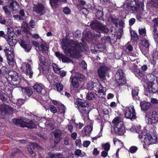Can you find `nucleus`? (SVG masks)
I'll return each instance as SVG.
<instances>
[{
  "label": "nucleus",
  "mask_w": 158,
  "mask_h": 158,
  "mask_svg": "<svg viewBox=\"0 0 158 158\" xmlns=\"http://www.w3.org/2000/svg\"><path fill=\"white\" fill-rule=\"evenodd\" d=\"M61 45L64 52L72 57H77L80 55V51H87L88 46L84 41L79 43L73 40H62Z\"/></svg>",
  "instance_id": "f257e3e1"
},
{
  "label": "nucleus",
  "mask_w": 158,
  "mask_h": 158,
  "mask_svg": "<svg viewBox=\"0 0 158 158\" xmlns=\"http://www.w3.org/2000/svg\"><path fill=\"white\" fill-rule=\"evenodd\" d=\"M137 129V132L139 134V139H142L143 138H144L143 140H141V141H143V145L144 148L147 149L149 145L155 143L157 142V138L156 132L152 130L148 133L147 130L145 129L142 132L140 130V126L138 127Z\"/></svg>",
  "instance_id": "f03ea898"
},
{
  "label": "nucleus",
  "mask_w": 158,
  "mask_h": 158,
  "mask_svg": "<svg viewBox=\"0 0 158 158\" xmlns=\"http://www.w3.org/2000/svg\"><path fill=\"white\" fill-rule=\"evenodd\" d=\"M44 118H40L37 116H34V119L31 120L27 118H22L20 119H13V121L15 122L16 125L23 127H27L29 128H34L36 125L41 121L45 120Z\"/></svg>",
  "instance_id": "7ed1b4c3"
},
{
  "label": "nucleus",
  "mask_w": 158,
  "mask_h": 158,
  "mask_svg": "<svg viewBox=\"0 0 158 158\" xmlns=\"http://www.w3.org/2000/svg\"><path fill=\"white\" fill-rule=\"evenodd\" d=\"M75 104L77 106L80 114L83 117L88 116L89 111V104L85 100L78 98L76 99Z\"/></svg>",
  "instance_id": "20e7f679"
},
{
  "label": "nucleus",
  "mask_w": 158,
  "mask_h": 158,
  "mask_svg": "<svg viewBox=\"0 0 158 158\" xmlns=\"http://www.w3.org/2000/svg\"><path fill=\"white\" fill-rule=\"evenodd\" d=\"M114 124V129L115 132L119 135H123L125 132V128L121 118L117 117L112 122Z\"/></svg>",
  "instance_id": "39448f33"
},
{
  "label": "nucleus",
  "mask_w": 158,
  "mask_h": 158,
  "mask_svg": "<svg viewBox=\"0 0 158 158\" xmlns=\"http://www.w3.org/2000/svg\"><path fill=\"white\" fill-rule=\"evenodd\" d=\"M91 28L96 30V31L101 32L103 33H108L109 31L107 27L100 22L94 20L91 22L90 23Z\"/></svg>",
  "instance_id": "423d86ee"
},
{
  "label": "nucleus",
  "mask_w": 158,
  "mask_h": 158,
  "mask_svg": "<svg viewBox=\"0 0 158 158\" xmlns=\"http://www.w3.org/2000/svg\"><path fill=\"white\" fill-rule=\"evenodd\" d=\"M9 3L10 4L8 6H5L3 7L6 15L7 16L11 14V12L9 10V8L11 10L14 11H16L19 8V3L14 0H9Z\"/></svg>",
  "instance_id": "0eeeda50"
},
{
  "label": "nucleus",
  "mask_w": 158,
  "mask_h": 158,
  "mask_svg": "<svg viewBox=\"0 0 158 158\" xmlns=\"http://www.w3.org/2000/svg\"><path fill=\"white\" fill-rule=\"evenodd\" d=\"M146 119L148 120V123L152 124L158 122V111H150L146 116Z\"/></svg>",
  "instance_id": "6e6552de"
},
{
  "label": "nucleus",
  "mask_w": 158,
  "mask_h": 158,
  "mask_svg": "<svg viewBox=\"0 0 158 158\" xmlns=\"http://www.w3.org/2000/svg\"><path fill=\"white\" fill-rule=\"evenodd\" d=\"M115 77V84L116 85L118 86L123 85L126 82L125 78L124 77V73L121 69H119L118 70Z\"/></svg>",
  "instance_id": "1a4fd4ad"
},
{
  "label": "nucleus",
  "mask_w": 158,
  "mask_h": 158,
  "mask_svg": "<svg viewBox=\"0 0 158 158\" xmlns=\"http://www.w3.org/2000/svg\"><path fill=\"white\" fill-rule=\"evenodd\" d=\"M124 111L126 118L131 119L135 118L136 114L133 106L131 105L128 107H126L124 109Z\"/></svg>",
  "instance_id": "9d476101"
},
{
  "label": "nucleus",
  "mask_w": 158,
  "mask_h": 158,
  "mask_svg": "<svg viewBox=\"0 0 158 158\" xmlns=\"http://www.w3.org/2000/svg\"><path fill=\"white\" fill-rule=\"evenodd\" d=\"M21 69L29 77L31 78L34 74L31 67L30 65L26 62L23 63L21 67Z\"/></svg>",
  "instance_id": "9b49d317"
},
{
  "label": "nucleus",
  "mask_w": 158,
  "mask_h": 158,
  "mask_svg": "<svg viewBox=\"0 0 158 158\" xmlns=\"http://www.w3.org/2000/svg\"><path fill=\"white\" fill-rule=\"evenodd\" d=\"M33 11L40 15H41L45 13L46 8L43 4L41 3H38L33 5Z\"/></svg>",
  "instance_id": "f8f14e48"
},
{
  "label": "nucleus",
  "mask_w": 158,
  "mask_h": 158,
  "mask_svg": "<svg viewBox=\"0 0 158 158\" xmlns=\"http://www.w3.org/2000/svg\"><path fill=\"white\" fill-rule=\"evenodd\" d=\"M144 7V4L142 2H139L135 0V3L132 5L131 11L140 13L143 10Z\"/></svg>",
  "instance_id": "ddd939ff"
},
{
  "label": "nucleus",
  "mask_w": 158,
  "mask_h": 158,
  "mask_svg": "<svg viewBox=\"0 0 158 158\" xmlns=\"http://www.w3.org/2000/svg\"><path fill=\"white\" fill-rule=\"evenodd\" d=\"M32 44L35 46L38 47L39 49L42 52L48 50V44L44 41H42L40 44L37 41L34 40L32 42Z\"/></svg>",
  "instance_id": "4468645a"
},
{
  "label": "nucleus",
  "mask_w": 158,
  "mask_h": 158,
  "mask_svg": "<svg viewBox=\"0 0 158 158\" xmlns=\"http://www.w3.org/2000/svg\"><path fill=\"white\" fill-rule=\"evenodd\" d=\"M92 86L91 88L89 87L90 89H93L96 92H98V93L102 94H103L106 91V89L103 88L100 84V83H94L93 85V87L92 84H89L88 85Z\"/></svg>",
  "instance_id": "2eb2a0df"
},
{
  "label": "nucleus",
  "mask_w": 158,
  "mask_h": 158,
  "mask_svg": "<svg viewBox=\"0 0 158 158\" xmlns=\"http://www.w3.org/2000/svg\"><path fill=\"white\" fill-rule=\"evenodd\" d=\"M109 70H110L109 69L106 67L104 66L100 67L98 70L99 77L102 79H104Z\"/></svg>",
  "instance_id": "dca6fc26"
},
{
  "label": "nucleus",
  "mask_w": 158,
  "mask_h": 158,
  "mask_svg": "<svg viewBox=\"0 0 158 158\" xmlns=\"http://www.w3.org/2000/svg\"><path fill=\"white\" fill-rule=\"evenodd\" d=\"M39 57V65L41 67L43 71L47 72L48 71L49 67L47 63L45 61V57L42 55H40Z\"/></svg>",
  "instance_id": "f3484780"
},
{
  "label": "nucleus",
  "mask_w": 158,
  "mask_h": 158,
  "mask_svg": "<svg viewBox=\"0 0 158 158\" xmlns=\"http://www.w3.org/2000/svg\"><path fill=\"white\" fill-rule=\"evenodd\" d=\"M152 22L154 23L153 25V37L155 40L158 39V18L153 19Z\"/></svg>",
  "instance_id": "a211bd4d"
},
{
  "label": "nucleus",
  "mask_w": 158,
  "mask_h": 158,
  "mask_svg": "<svg viewBox=\"0 0 158 158\" xmlns=\"http://www.w3.org/2000/svg\"><path fill=\"white\" fill-rule=\"evenodd\" d=\"M85 2L84 1H81L77 5V8L85 16H86L89 13L88 10L86 7H84L85 5Z\"/></svg>",
  "instance_id": "6ab92c4d"
},
{
  "label": "nucleus",
  "mask_w": 158,
  "mask_h": 158,
  "mask_svg": "<svg viewBox=\"0 0 158 158\" xmlns=\"http://www.w3.org/2000/svg\"><path fill=\"white\" fill-rule=\"evenodd\" d=\"M21 46L27 52H29L31 49V46L28 40H19Z\"/></svg>",
  "instance_id": "aec40b11"
},
{
  "label": "nucleus",
  "mask_w": 158,
  "mask_h": 158,
  "mask_svg": "<svg viewBox=\"0 0 158 158\" xmlns=\"http://www.w3.org/2000/svg\"><path fill=\"white\" fill-rule=\"evenodd\" d=\"M8 106L3 104L0 105V117L4 118L7 114L9 109Z\"/></svg>",
  "instance_id": "412c9836"
},
{
  "label": "nucleus",
  "mask_w": 158,
  "mask_h": 158,
  "mask_svg": "<svg viewBox=\"0 0 158 158\" xmlns=\"http://www.w3.org/2000/svg\"><path fill=\"white\" fill-rule=\"evenodd\" d=\"M93 125L87 126L84 127L82 130L81 135L84 137L85 136H89L93 130Z\"/></svg>",
  "instance_id": "4be33fe9"
},
{
  "label": "nucleus",
  "mask_w": 158,
  "mask_h": 158,
  "mask_svg": "<svg viewBox=\"0 0 158 158\" xmlns=\"http://www.w3.org/2000/svg\"><path fill=\"white\" fill-rule=\"evenodd\" d=\"M27 148L29 153L31 154H34V151L32 150V149H41V147L35 143H31L28 144L27 146Z\"/></svg>",
  "instance_id": "5701e85b"
},
{
  "label": "nucleus",
  "mask_w": 158,
  "mask_h": 158,
  "mask_svg": "<svg viewBox=\"0 0 158 158\" xmlns=\"http://www.w3.org/2000/svg\"><path fill=\"white\" fill-rule=\"evenodd\" d=\"M135 3V0H127L123 6V7L127 10L131 11L132 5Z\"/></svg>",
  "instance_id": "b1692460"
},
{
  "label": "nucleus",
  "mask_w": 158,
  "mask_h": 158,
  "mask_svg": "<svg viewBox=\"0 0 158 158\" xmlns=\"http://www.w3.org/2000/svg\"><path fill=\"white\" fill-rule=\"evenodd\" d=\"M71 80V86L73 88H77L79 86V83L78 80L76 78H74L72 76L70 77Z\"/></svg>",
  "instance_id": "393cba45"
},
{
  "label": "nucleus",
  "mask_w": 158,
  "mask_h": 158,
  "mask_svg": "<svg viewBox=\"0 0 158 158\" xmlns=\"http://www.w3.org/2000/svg\"><path fill=\"white\" fill-rule=\"evenodd\" d=\"M82 40H89L92 39L93 35L92 33L89 31H85L83 33Z\"/></svg>",
  "instance_id": "a878e982"
},
{
  "label": "nucleus",
  "mask_w": 158,
  "mask_h": 158,
  "mask_svg": "<svg viewBox=\"0 0 158 158\" xmlns=\"http://www.w3.org/2000/svg\"><path fill=\"white\" fill-rule=\"evenodd\" d=\"M62 134V131L59 130H56L54 133L55 143L57 144L60 141V137Z\"/></svg>",
  "instance_id": "bb28decb"
},
{
  "label": "nucleus",
  "mask_w": 158,
  "mask_h": 158,
  "mask_svg": "<svg viewBox=\"0 0 158 158\" xmlns=\"http://www.w3.org/2000/svg\"><path fill=\"white\" fill-rule=\"evenodd\" d=\"M43 87L44 86L42 85L36 84L34 86V89L39 93H44L45 92V90Z\"/></svg>",
  "instance_id": "cd10ccee"
},
{
  "label": "nucleus",
  "mask_w": 158,
  "mask_h": 158,
  "mask_svg": "<svg viewBox=\"0 0 158 158\" xmlns=\"http://www.w3.org/2000/svg\"><path fill=\"white\" fill-rule=\"evenodd\" d=\"M140 106L142 110H147L151 107V105L149 102H143L140 103Z\"/></svg>",
  "instance_id": "c85d7f7f"
},
{
  "label": "nucleus",
  "mask_w": 158,
  "mask_h": 158,
  "mask_svg": "<svg viewBox=\"0 0 158 158\" xmlns=\"http://www.w3.org/2000/svg\"><path fill=\"white\" fill-rule=\"evenodd\" d=\"M98 9H96L94 11L95 12V15L97 18L100 19L102 18L103 15V13L102 11V7H98Z\"/></svg>",
  "instance_id": "c756f323"
},
{
  "label": "nucleus",
  "mask_w": 158,
  "mask_h": 158,
  "mask_svg": "<svg viewBox=\"0 0 158 158\" xmlns=\"http://www.w3.org/2000/svg\"><path fill=\"white\" fill-rule=\"evenodd\" d=\"M139 36L141 38L145 40L147 39L146 30L145 28H139Z\"/></svg>",
  "instance_id": "7c9ffc66"
},
{
  "label": "nucleus",
  "mask_w": 158,
  "mask_h": 158,
  "mask_svg": "<svg viewBox=\"0 0 158 158\" xmlns=\"http://www.w3.org/2000/svg\"><path fill=\"white\" fill-rule=\"evenodd\" d=\"M22 91L25 95L28 96H30L33 94L32 89L30 87H26L22 89Z\"/></svg>",
  "instance_id": "2f4dec72"
},
{
  "label": "nucleus",
  "mask_w": 158,
  "mask_h": 158,
  "mask_svg": "<svg viewBox=\"0 0 158 158\" xmlns=\"http://www.w3.org/2000/svg\"><path fill=\"white\" fill-rule=\"evenodd\" d=\"M7 59L8 64L12 66L15 64L14 59L12 56H11L10 55L7 56Z\"/></svg>",
  "instance_id": "473e14b6"
},
{
  "label": "nucleus",
  "mask_w": 158,
  "mask_h": 158,
  "mask_svg": "<svg viewBox=\"0 0 158 158\" xmlns=\"http://www.w3.org/2000/svg\"><path fill=\"white\" fill-rule=\"evenodd\" d=\"M73 77L76 78L78 81L79 80L80 81H83L85 78V77L83 75L78 73H76L75 76Z\"/></svg>",
  "instance_id": "72a5a7b5"
},
{
  "label": "nucleus",
  "mask_w": 158,
  "mask_h": 158,
  "mask_svg": "<svg viewBox=\"0 0 158 158\" xmlns=\"http://www.w3.org/2000/svg\"><path fill=\"white\" fill-rule=\"evenodd\" d=\"M101 146L104 150L108 151L110 149V145L109 142H107L105 143H102Z\"/></svg>",
  "instance_id": "f704fd0d"
},
{
  "label": "nucleus",
  "mask_w": 158,
  "mask_h": 158,
  "mask_svg": "<svg viewBox=\"0 0 158 158\" xmlns=\"http://www.w3.org/2000/svg\"><path fill=\"white\" fill-rule=\"evenodd\" d=\"M134 73L136 76L139 78L140 77H143L145 75L144 72H143L139 69H137L135 72Z\"/></svg>",
  "instance_id": "c9c22d12"
},
{
  "label": "nucleus",
  "mask_w": 158,
  "mask_h": 158,
  "mask_svg": "<svg viewBox=\"0 0 158 158\" xmlns=\"http://www.w3.org/2000/svg\"><path fill=\"white\" fill-rule=\"evenodd\" d=\"M104 127L103 124H101L100 126V130L98 135L92 138L93 140H96L98 138L102 136V132Z\"/></svg>",
  "instance_id": "e433bc0d"
},
{
  "label": "nucleus",
  "mask_w": 158,
  "mask_h": 158,
  "mask_svg": "<svg viewBox=\"0 0 158 158\" xmlns=\"http://www.w3.org/2000/svg\"><path fill=\"white\" fill-rule=\"evenodd\" d=\"M49 158H64L62 155L59 153L58 154H49Z\"/></svg>",
  "instance_id": "4c0bfd02"
},
{
  "label": "nucleus",
  "mask_w": 158,
  "mask_h": 158,
  "mask_svg": "<svg viewBox=\"0 0 158 158\" xmlns=\"http://www.w3.org/2000/svg\"><path fill=\"white\" fill-rule=\"evenodd\" d=\"M52 66L53 70L55 73L58 74L60 73V69L58 67L57 65L55 63H53L52 64Z\"/></svg>",
  "instance_id": "58836bf2"
},
{
  "label": "nucleus",
  "mask_w": 158,
  "mask_h": 158,
  "mask_svg": "<svg viewBox=\"0 0 158 158\" xmlns=\"http://www.w3.org/2000/svg\"><path fill=\"white\" fill-rule=\"evenodd\" d=\"M149 6L152 7L158 6V0H152L148 3Z\"/></svg>",
  "instance_id": "ea45409f"
},
{
  "label": "nucleus",
  "mask_w": 158,
  "mask_h": 158,
  "mask_svg": "<svg viewBox=\"0 0 158 158\" xmlns=\"http://www.w3.org/2000/svg\"><path fill=\"white\" fill-rule=\"evenodd\" d=\"M138 92L139 90L136 87L132 89L131 93L132 97L134 99H135V96L138 95Z\"/></svg>",
  "instance_id": "a19ab883"
},
{
  "label": "nucleus",
  "mask_w": 158,
  "mask_h": 158,
  "mask_svg": "<svg viewBox=\"0 0 158 158\" xmlns=\"http://www.w3.org/2000/svg\"><path fill=\"white\" fill-rule=\"evenodd\" d=\"M2 74L3 76H6L8 74V69L5 66H3L1 68Z\"/></svg>",
  "instance_id": "79ce46f5"
},
{
  "label": "nucleus",
  "mask_w": 158,
  "mask_h": 158,
  "mask_svg": "<svg viewBox=\"0 0 158 158\" xmlns=\"http://www.w3.org/2000/svg\"><path fill=\"white\" fill-rule=\"evenodd\" d=\"M58 110L60 113H64L65 112V107L63 105H60L58 107Z\"/></svg>",
  "instance_id": "37998d69"
},
{
  "label": "nucleus",
  "mask_w": 158,
  "mask_h": 158,
  "mask_svg": "<svg viewBox=\"0 0 158 158\" xmlns=\"http://www.w3.org/2000/svg\"><path fill=\"white\" fill-rule=\"evenodd\" d=\"M95 48H97L98 49L99 51L100 52H102L105 49L104 45L102 44H100L98 45H96Z\"/></svg>",
  "instance_id": "c03bdc74"
},
{
  "label": "nucleus",
  "mask_w": 158,
  "mask_h": 158,
  "mask_svg": "<svg viewBox=\"0 0 158 158\" xmlns=\"http://www.w3.org/2000/svg\"><path fill=\"white\" fill-rule=\"evenodd\" d=\"M95 98L94 95L92 93H89L86 95V98L89 100L93 99Z\"/></svg>",
  "instance_id": "a18cd8bd"
},
{
  "label": "nucleus",
  "mask_w": 158,
  "mask_h": 158,
  "mask_svg": "<svg viewBox=\"0 0 158 158\" xmlns=\"http://www.w3.org/2000/svg\"><path fill=\"white\" fill-rule=\"evenodd\" d=\"M48 109L53 114L56 113L57 111V110L56 108L52 105L50 106L49 107Z\"/></svg>",
  "instance_id": "49530a36"
},
{
  "label": "nucleus",
  "mask_w": 158,
  "mask_h": 158,
  "mask_svg": "<svg viewBox=\"0 0 158 158\" xmlns=\"http://www.w3.org/2000/svg\"><path fill=\"white\" fill-rule=\"evenodd\" d=\"M73 125L72 123H69L66 126V128L69 131L72 133L73 131Z\"/></svg>",
  "instance_id": "de8ad7c7"
},
{
  "label": "nucleus",
  "mask_w": 158,
  "mask_h": 158,
  "mask_svg": "<svg viewBox=\"0 0 158 158\" xmlns=\"http://www.w3.org/2000/svg\"><path fill=\"white\" fill-rule=\"evenodd\" d=\"M56 87L57 88V90L59 92L62 91L63 88V85L60 83L57 84L56 85Z\"/></svg>",
  "instance_id": "09e8293b"
},
{
  "label": "nucleus",
  "mask_w": 158,
  "mask_h": 158,
  "mask_svg": "<svg viewBox=\"0 0 158 158\" xmlns=\"http://www.w3.org/2000/svg\"><path fill=\"white\" fill-rule=\"evenodd\" d=\"M61 60L64 63H69L71 61V60L69 58L65 56L64 55L61 58Z\"/></svg>",
  "instance_id": "8fccbe9b"
},
{
  "label": "nucleus",
  "mask_w": 158,
  "mask_h": 158,
  "mask_svg": "<svg viewBox=\"0 0 158 158\" xmlns=\"http://www.w3.org/2000/svg\"><path fill=\"white\" fill-rule=\"evenodd\" d=\"M6 95L4 93H2V91H0V99L2 101H6V98L5 97Z\"/></svg>",
  "instance_id": "3c124183"
},
{
  "label": "nucleus",
  "mask_w": 158,
  "mask_h": 158,
  "mask_svg": "<svg viewBox=\"0 0 158 158\" xmlns=\"http://www.w3.org/2000/svg\"><path fill=\"white\" fill-rule=\"evenodd\" d=\"M75 155L78 156L82 157L83 156V155L81 153V151L80 149H77L74 152Z\"/></svg>",
  "instance_id": "603ef678"
},
{
  "label": "nucleus",
  "mask_w": 158,
  "mask_h": 158,
  "mask_svg": "<svg viewBox=\"0 0 158 158\" xmlns=\"http://www.w3.org/2000/svg\"><path fill=\"white\" fill-rule=\"evenodd\" d=\"M111 20L113 23L115 25V26L117 27L118 19L116 17H112Z\"/></svg>",
  "instance_id": "864d4df0"
},
{
  "label": "nucleus",
  "mask_w": 158,
  "mask_h": 158,
  "mask_svg": "<svg viewBox=\"0 0 158 158\" xmlns=\"http://www.w3.org/2000/svg\"><path fill=\"white\" fill-rule=\"evenodd\" d=\"M123 48L124 50L125 49H127L129 52H131L132 50V47L131 45L126 44L124 46Z\"/></svg>",
  "instance_id": "5fc2aeb1"
},
{
  "label": "nucleus",
  "mask_w": 158,
  "mask_h": 158,
  "mask_svg": "<svg viewBox=\"0 0 158 158\" xmlns=\"http://www.w3.org/2000/svg\"><path fill=\"white\" fill-rule=\"evenodd\" d=\"M141 43L145 47L148 48L149 46V44L148 40H141Z\"/></svg>",
  "instance_id": "6e6d98bb"
},
{
  "label": "nucleus",
  "mask_w": 158,
  "mask_h": 158,
  "mask_svg": "<svg viewBox=\"0 0 158 158\" xmlns=\"http://www.w3.org/2000/svg\"><path fill=\"white\" fill-rule=\"evenodd\" d=\"M137 148L135 146H132L131 147L129 150V152L132 153L135 152L137 150Z\"/></svg>",
  "instance_id": "4d7b16f0"
},
{
  "label": "nucleus",
  "mask_w": 158,
  "mask_h": 158,
  "mask_svg": "<svg viewBox=\"0 0 158 158\" xmlns=\"http://www.w3.org/2000/svg\"><path fill=\"white\" fill-rule=\"evenodd\" d=\"M16 40H14V41L13 40H7V43L10 46H15L16 42Z\"/></svg>",
  "instance_id": "13d9d810"
},
{
  "label": "nucleus",
  "mask_w": 158,
  "mask_h": 158,
  "mask_svg": "<svg viewBox=\"0 0 158 158\" xmlns=\"http://www.w3.org/2000/svg\"><path fill=\"white\" fill-rule=\"evenodd\" d=\"M73 36L77 39H78V37L81 36V32L78 30H77L73 33Z\"/></svg>",
  "instance_id": "bf43d9fd"
},
{
  "label": "nucleus",
  "mask_w": 158,
  "mask_h": 158,
  "mask_svg": "<svg viewBox=\"0 0 158 158\" xmlns=\"http://www.w3.org/2000/svg\"><path fill=\"white\" fill-rule=\"evenodd\" d=\"M131 37L132 39L133 38L135 40L139 39L137 33L135 31L133 32V33L131 34Z\"/></svg>",
  "instance_id": "052dcab7"
},
{
  "label": "nucleus",
  "mask_w": 158,
  "mask_h": 158,
  "mask_svg": "<svg viewBox=\"0 0 158 158\" xmlns=\"http://www.w3.org/2000/svg\"><path fill=\"white\" fill-rule=\"evenodd\" d=\"M108 151L103 150L101 153V155L102 157L103 158H105L108 155Z\"/></svg>",
  "instance_id": "680f3d73"
},
{
  "label": "nucleus",
  "mask_w": 158,
  "mask_h": 158,
  "mask_svg": "<svg viewBox=\"0 0 158 158\" xmlns=\"http://www.w3.org/2000/svg\"><path fill=\"white\" fill-rule=\"evenodd\" d=\"M152 56L154 59H157L158 56V52L156 51H154Z\"/></svg>",
  "instance_id": "e2e57ef3"
},
{
  "label": "nucleus",
  "mask_w": 158,
  "mask_h": 158,
  "mask_svg": "<svg viewBox=\"0 0 158 158\" xmlns=\"http://www.w3.org/2000/svg\"><path fill=\"white\" fill-rule=\"evenodd\" d=\"M7 34H9L10 33L14 31V29L13 27L10 26H7Z\"/></svg>",
  "instance_id": "0e129e2a"
},
{
  "label": "nucleus",
  "mask_w": 158,
  "mask_h": 158,
  "mask_svg": "<svg viewBox=\"0 0 158 158\" xmlns=\"http://www.w3.org/2000/svg\"><path fill=\"white\" fill-rule=\"evenodd\" d=\"M63 11L65 14H69L70 13V10L68 7H65L64 8L63 10Z\"/></svg>",
  "instance_id": "69168bd1"
},
{
  "label": "nucleus",
  "mask_w": 158,
  "mask_h": 158,
  "mask_svg": "<svg viewBox=\"0 0 158 158\" xmlns=\"http://www.w3.org/2000/svg\"><path fill=\"white\" fill-rule=\"evenodd\" d=\"M75 125L76 126V128L79 129H81L82 128V127L83 126V124L80 123H75Z\"/></svg>",
  "instance_id": "338daca9"
},
{
  "label": "nucleus",
  "mask_w": 158,
  "mask_h": 158,
  "mask_svg": "<svg viewBox=\"0 0 158 158\" xmlns=\"http://www.w3.org/2000/svg\"><path fill=\"white\" fill-rule=\"evenodd\" d=\"M135 18H132L130 19L129 20V23L130 25H132L135 23Z\"/></svg>",
  "instance_id": "774afa93"
}]
</instances>
